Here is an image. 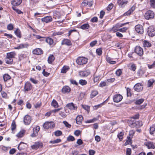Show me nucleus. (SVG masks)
<instances>
[{
  "label": "nucleus",
  "instance_id": "obj_10",
  "mask_svg": "<svg viewBox=\"0 0 155 155\" xmlns=\"http://www.w3.org/2000/svg\"><path fill=\"white\" fill-rule=\"evenodd\" d=\"M128 2V1L126 0H118L117 1V3L119 6L120 7L123 8L127 4Z\"/></svg>",
  "mask_w": 155,
  "mask_h": 155
},
{
  "label": "nucleus",
  "instance_id": "obj_3",
  "mask_svg": "<svg viewBox=\"0 0 155 155\" xmlns=\"http://www.w3.org/2000/svg\"><path fill=\"white\" fill-rule=\"evenodd\" d=\"M129 126L132 128H138L142 125V122L130 120L129 122Z\"/></svg>",
  "mask_w": 155,
  "mask_h": 155
},
{
  "label": "nucleus",
  "instance_id": "obj_21",
  "mask_svg": "<svg viewBox=\"0 0 155 155\" xmlns=\"http://www.w3.org/2000/svg\"><path fill=\"white\" fill-rule=\"evenodd\" d=\"M32 53L34 54L39 55L42 54L43 53V51L41 49L38 48L34 50Z\"/></svg>",
  "mask_w": 155,
  "mask_h": 155
},
{
  "label": "nucleus",
  "instance_id": "obj_16",
  "mask_svg": "<svg viewBox=\"0 0 155 155\" xmlns=\"http://www.w3.org/2000/svg\"><path fill=\"white\" fill-rule=\"evenodd\" d=\"M45 41L50 46H53L55 45L53 39L49 37H47L45 39Z\"/></svg>",
  "mask_w": 155,
  "mask_h": 155
},
{
  "label": "nucleus",
  "instance_id": "obj_11",
  "mask_svg": "<svg viewBox=\"0 0 155 155\" xmlns=\"http://www.w3.org/2000/svg\"><path fill=\"white\" fill-rule=\"evenodd\" d=\"M135 52L140 56L142 55L143 54V51L142 48L139 46H137L135 47Z\"/></svg>",
  "mask_w": 155,
  "mask_h": 155
},
{
  "label": "nucleus",
  "instance_id": "obj_38",
  "mask_svg": "<svg viewBox=\"0 0 155 155\" xmlns=\"http://www.w3.org/2000/svg\"><path fill=\"white\" fill-rule=\"evenodd\" d=\"M118 24H116L115 26H113L112 28L111 29V31L114 33L116 32L117 31H118Z\"/></svg>",
  "mask_w": 155,
  "mask_h": 155
},
{
  "label": "nucleus",
  "instance_id": "obj_29",
  "mask_svg": "<svg viewBox=\"0 0 155 155\" xmlns=\"http://www.w3.org/2000/svg\"><path fill=\"white\" fill-rule=\"evenodd\" d=\"M69 69V67L68 66H64L61 69V72L63 73H66Z\"/></svg>",
  "mask_w": 155,
  "mask_h": 155
},
{
  "label": "nucleus",
  "instance_id": "obj_58",
  "mask_svg": "<svg viewBox=\"0 0 155 155\" xmlns=\"http://www.w3.org/2000/svg\"><path fill=\"white\" fill-rule=\"evenodd\" d=\"M127 97L131 96H132V94L131 92L130 89L129 88H127Z\"/></svg>",
  "mask_w": 155,
  "mask_h": 155
},
{
  "label": "nucleus",
  "instance_id": "obj_4",
  "mask_svg": "<svg viewBox=\"0 0 155 155\" xmlns=\"http://www.w3.org/2000/svg\"><path fill=\"white\" fill-rule=\"evenodd\" d=\"M147 32L149 36L153 37L155 36V29L153 26H150L148 27Z\"/></svg>",
  "mask_w": 155,
  "mask_h": 155
},
{
  "label": "nucleus",
  "instance_id": "obj_24",
  "mask_svg": "<svg viewBox=\"0 0 155 155\" xmlns=\"http://www.w3.org/2000/svg\"><path fill=\"white\" fill-rule=\"evenodd\" d=\"M22 2V0H14L12 2V4L14 6H18Z\"/></svg>",
  "mask_w": 155,
  "mask_h": 155
},
{
  "label": "nucleus",
  "instance_id": "obj_13",
  "mask_svg": "<svg viewBox=\"0 0 155 155\" xmlns=\"http://www.w3.org/2000/svg\"><path fill=\"white\" fill-rule=\"evenodd\" d=\"M31 120L30 116L28 115H26L24 118V122L25 124H29Z\"/></svg>",
  "mask_w": 155,
  "mask_h": 155
},
{
  "label": "nucleus",
  "instance_id": "obj_27",
  "mask_svg": "<svg viewBox=\"0 0 155 155\" xmlns=\"http://www.w3.org/2000/svg\"><path fill=\"white\" fill-rule=\"evenodd\" d=\"M127 140L124 144V146H127L128 144H131L132 143V140L130 136L127 137Z\"/></svg>",
  "mask_w": 155,
  "mask_h": 155
},
{
  "label": "nucleus",
  "instance_id": "obj_19",
  "mask_svg": "<svg viewBox=\"0 0 155 155\" xmlns=\"http://www.w3.org/2000/svg\"><path fill=\"white\" fill-rule=\"evenodd\" d=\"M75 120L77 124H81L83 120V117L81 115H79L77 116Z\"/></svg>",
  "mask_w": 155,
  "mask_h": 155
},
{
  "label": "nucleus",
  "instance_id": "obj_64",
  "mask_svg": "<svg viewBox=\"0 0 155 155\" xmlns=\"http://www.w3.org/2000/svg\"><path fill=\"white\" fill-rule=\"evenodd\" d=\"M78 151L77 150H74L72 151V152L70 153V155H78Z\"/></svg>",
  "mask_w": 155,
  "mask_h": 155
},
{
  "label": "nucleus",
  "instance_id": "obj_56",
  "mask_svg": "<svg viewBox=\"0 0 155 155\" xmlns=\"http://www.w3.org/2000/svg\"><path fill=\"white\" fill-rule=\"evenodd\" d=\"M151 6L153 8H155V0H150V1Z\"/></svg>",
  "mask_w": 155,
  "mask_h": 155
},
{
  "label": "nucleus",
  "instance_id": "obj_22",
  "mask_svg": "<svg viewBox=\"0 0 155 155\" xmlns=\"http://www.w3.org/2000/svg\"><path fill=\"white\" fill-rule=\"evenodd\" d=\"M41 20L42 21L48 23L52 21V18L51 16H46L41 18Z\"/></svg>",
  "mask_w": 155,
  "mask_h": 155
},
{
  "label": "nucleus",
  "instance_id": "obj_47",
  "mask_svg": "<svg viewBox=\"0 0 155 155\" xmlns=\"http://www.w3.org/2000/svg\"><path fill=\"white\" fill-rule=\"evenodd\" d=\"M51 105L54 107H58V104L57 102L54 100H53L51 103Z\"/></svg>",
  "mask_w": 155,
  "mask_h": 155
},
{
  "label": "nucleus",
  "instance_id": "obj_35",
  "mask_svg": "<svg viewBox=\"0 0 155 155\" xmlns=\"http://www.w3.org/2000/svg\"><path fill=\"white\" fill-rule=\"evenodd\" d=\"M14 33L19 38L21 37V32L19 29H17L15 31Z\"/></svg>",
  "mask_w": 155,
  "mask_h": 155
},
{
  "label": "nucleus",
  "instance_id": "obj_18",
  "mask_svg": "<svg viewBox=\"0 0 155 155\" xmlns=\"http://www.w3.org/2000/svg\"><path fill=\"white\" fill-rule=\"evenodd\" d=\"M71 90V88L69 86H65L63 87L61 90V91L64 94L68 93Z\"/></svg>",
  "mask_w": 155,
  "mask_h": 155
},
{
  "label": "nucleus",
  "instance_id": "obj_32",
  "mask_svg": "<svg viewBox=\"0 0 155 155\" xmlns=\"http://www.w3.org/2000/svg\"><path fill=\"white\" fill-rule=\"evenodd\" d=\"M106 61L109 63L111 64H115L116 62L112 60V59L108 56L106 57Z\"/></svg>",
  "mask_w": 155,
  "mask_h": 155
},
{
  "label": "nucleus",
  "instance_id": "obj_43",
  "mask_svg": "<svg viewBox=\"0 0 155 155\" xmlns=\"http://www.w3.org/2000/svg\"><path fill=\"white\" fill-rule=\"evenodd\" d=\"M122 70L121 69H118L115 72L116 75L118 77L120 76L122 74Z\"/></svg>",
  "mask_w": 155,
  "mask_h": 155
},
{
  "label": "nucleus",
  "instance_id": "obj_33",
  "mask_svg": "<svg viewBox=\"0 0 155 155\" xmlns=\"http://www.w3.org/2000/svg\"><path fill=\"white\" fill-rule=\"evenodd\" d=\"M33 36H35V38L37 39H40V41H42L45 40L46 38L45 37H41L39 35H36L35 34L33 35Z\"/></svg>",
  "mask_w": 155,
  "mask_h": 155
},
{
  "label": "nucleus",
  "instance_id": "obj_26",
  "mask_svg": "<svg viewBox=\"0 0 155 155\" xmlns=\"http://www.w3.org/2000/svg\"><path fill=\"white\" fill-rule=\"evenodd\" d=\"M66 106L71 110H74L77 108V107H75L72 103H68L67 105Z\"/></svg>",
  "mask_w": 155,
  "mask_h": 155
},
{
  "label": "nucleus",
  "instance_id": "obj_44",
  "mask_svg": "<svg viewBox=\"0 0 155 155\" xmlns=\"http://www.w3.org/2000/svg\"><path fill=\"white\" fill-rule=\"evenodd\" d=\"M96 52L98 55H101L102 54V49L101 48L97 49L96 50Z\"/></svg>",
  "mask_w": 155,
  "mask_h": 155
},
{
  "label": "nucleus",
  "instance_id": "obj_12",
  "mask_svg": "<svg viewBox=\"0 0 155 155\" xmlns=\"http://www.w3.org/2000/svg\"><path fill=\"white\" fill-rule=\"evenodd\" d=\"M32 88V85L30 82H27L25 83L24 87L25 91H29L31 90Z\"/></svg>",
  "mask_w": 155,
  "mask_h": 155
},
{
  "label": "nucleus",
  "instance_id": "obj_45",
  "mask_svg": "<svg viewBox=\"0 0 155 155\" xmlns=\"http://www.w3.org/2000/svg\"><path fill=\"white\" fill-rule=\"evenodd\" d=\"M79 83L81 85H84L87 84V81L85 80L81 79L79 81Z\"/></svg>",
  "mask_w": 155,
  "mask_h": 155
},
{
  "label": "nucleus",
  "instance_id": "obj_34",
  "mask_svg": "<svg viewBox=\"0 0 155 155\" xmlns=\"http://www.w3.org/2000/svg\"><path fill=\"white\" fill-rule=\"evenodd\" d=\"M25 132V130H21L16 135V136L18 138H21L23 137Z\"/></svg>",
  "mask_w": 155,
  "mask_h": 155
},
{
  "label": "nucleus",
  "instance_id": "obj_39",
  "mask_svg": "<svg viewBox=\"0 0 155 155\" xmlns=\"http://www.w3.org/2000/svg\"><path fill=\"white\" fill-rule=\"evenodd\" d=\"M124 134V132H120L119 134H118L117 136L118 138L119 139L120 141H122L123 139V136Z\"/></svg>",
  "mask_w": 155,
  "mask_h": 155
},
{
  "label": "nucleus",
  "instance_id": "obj_50",
  "mask_svg": "<svg viewBox=\"0 0 155 155\" xmlns=\"http://www.w3.org/2000/svg\"><path fill=\"white\" fill-rule=\"evenodd\" d=\"M40 127L38 126H37L34 127L33 129V131L36 133H38V132L39 131Z\"/></svg>",
  "mask_w": 155,
  "mask_h": 155
},
{
  "label": "nucleus",
  "instance_id": "obj_52",
  "mask_svg": "<svg viewBox=\"0 0 155 155\" xmlns=\"http://www.w3.org/2000/svg\"><path fill=\"white\" fill-rule=\"evenodd\" d=\"M144 74V72L141 69L139 70L137 72V75L139 77H140L143 75Z\"/></svg>",
  "mask_w": 155,
  "mask_h": 155
},
{
  "label": "nucleus",
  "instance_id": "obj_37",
  "mask_svg": "<svg viewBox=\"0 0 155 155\" xmlns=\"http://www.w3.org/2000/svg\"><path fill=\"white\" fill-rule=\"evenodd\" d=\"M129 67H130V70L134 71L136 69V64L133 63H131L129 64Z\"/></svg>",
  "mask_w": 155,
  "mask_h": 155
},
{
  "label": "nucleus",
  "instance_id": "obj_49",
  "mask_svg": "<svg viewBox=\"0 0 155 155\" xmlns=\"http://www.w3.org/2000/svg\"><path fill=\"white\" fill-rule=\"evenodd\" d=\"M127 28L126 27H123L122 28H118V31L121 32H125L127 30Z\"/></svg>",
  "mask_w": 155,
  "mask_h": 155
},
{
  "label": "nucleus",
  "instance_id": "obj_2",
  "mask_svg": "<svg viewBox=\"0 0 155 155\" xmlns=\"http://www.w3.org/2000/svg\"><path fill=\"white\" fill-rule=\"evenodd\" d=\"M87 61L88 59L87 58L83 57H80L77 59L76 62L78 64L82 65L87 64Z\"/></svg>",
  "mask_w": 155,
  "mask_h": 155
},
{
  "label": "nucleus",
  "instance_id": "obj_51",
  "mask_svg": "<svg viewBox=\"0 0 155 155\" xmlns=\"http://www.w3.org/2000/svg\"><path fill=\"white\" fill-rule=\"evenodd\" d=\"M64 32H63L62 31H58V32H54L52 35V36L53 37H54L57 35H61Z\"/></svg>",
  "mask_w": 155,
  "mask_h": 155
},
{
  "label": "nucleus",
  "instance_id": "obj_1",
  "mask_svg": "<svg viewBox=\"0 0 155 155\" xmlns=\"http://www.w3.org/2000/svg\"><path fill=\"white\" fill-rule=\"evenodd\" d=\"M15 53L14 52L7 53L5 59L6 63L8 64H12L13 63V58L15 57Z\"/></svg>",
  "mask_w": 155,
  "mask_h": 155
},
{
  "label": "nucleus",
  "instance_id": "obj_57",
  "mask_svg": "<svg viewBox=\"0 0 155 155\" xmlns=\"http://www.w3.org/2000/svg\"><path fill=\"white\" fill-rule=\"evenodd\" d=\"M7 29L9 30H12L13 28V26L12 24H10L7 25Z\"/></svg>",
  "mask_w": 155,
  "mask_h": 155
},
{
  "label": "nucleus",
  "instance_id": "obj_5",
  "mask_svg": "<svg viewBox=\"0 0 155 155\" xmlns=\"http://www.w3.org/2000/svg\"><path fill=\"white\" fill-rule=\"evenodd\" d=\"M154 16V12L151 10H148L146 12V19L149 20L153 19Z\"/></svg>",
  "mask_w": 155,
  "mask_h": 155
},
{
  "label": "nucleus",
  "instance_id": "obj_41",
  "mask_svg": "<svg viewBox=\"0 0 155 155\" xmlns=\"http://www.w3.org/2000/svg\"><path fill=\"white\" fill-rule=\"evenodd\" d=\"M25 144V143L23 142H21L19 144L18 148L19 150H21L24 148V145Z\"/></svg>",
  "mask_w": 155,
  "mask_h": 155
},
{
  "label": "nucleus",
  "instance_id": "obj_15",
  "mask_svg": "<svg viewBox=\"0 0 155 155\" xmlns=\"http://www.w3.org/2000/svg\"><path fill=\"white\" fill-rule=\"evenodd\" d=\"M136 7L134 5L129 10L125 13L124 15V16H128L131 14V13H132L135 10Z\"/></svg>",
  "mask_w": 155,
  "mask_h": 155
},
{
  "label": "nucleus",
  "instance_id": "obj_9",
  "mask_svg": "<svg viewBox=\"0 0 155 155\" xmlns=\"http://www.w3.org/2000/svg\"><path fill=\"white\" fill-rule=\"evenodd\" d=\"M135 30L137 32L140 34H142L144 32L143 26L140 25L135 26Z\"/></svg>",
  "mask_w": 155,
  "mask_h": 155
},
{
  "label": "nucleus",
  "instance_id": "obj_62",
  "mask_svg": "<svg viewBox=\"0 0 155 155\" xmlns=\"http://www.w3.org/2000/svg\"><path fill=\"white\" fill-rule=\"evenodd\" d=\"M81 133V131L79 130H76L74 132V134L77 136H79Z\"/></svg>",
  "mask_w": 155,
  "mask_h": 155
},
{
  "label": "nucleus",
  "instance_id": "obj_55",
  "mask_svg": "<svg viewBox=\"0 0 155 155\" xmlns=\"http://www.w3.org/2000/svg\"><path fill=\"white\" fill-rule=\"evenodd\" d=\"M144 99H141L136 101L135 102V104H136L139 105L142 103L144 101Z\"/></svg>",
  "mask_w": 155,
  "mask_h": 155
},
{
  "label": "nucleus",
  "instance_id": "obj_42",
  "mask_svg": "<svg viewBox=\"0 0 155 155\" xmlns=\"http://www.w3.org/2000/svg\"><path fill=\"white\" fill-rule=\"evenodd\" d=\"M61 141V140L60 139H57L56 140H51L49 142V143H51L54 144L60 142Z\"/></svg>",
  "mask_w": 155,
  "mask_h": 155
},
{
  "label": "nucleus",
  "instance_id": "obj_30",
  "mask_svg": "<svg viewBox=\"0 0 155 155\" xmlns=\"http://www.w3.org/2000/svg\"><path fill=\"white\" fill-rule=\"evenodd\" d=\"M155 132V124H153L150 128V134L153 135Z\"/></svg>",
  "mask_w": 155,
  "mask_h": 155
},
{
  "label": "nucleus",
  "instance_id": "obj_14",
  "mask_svg": "<svg viewBox=\"0 0 155 155\" xmlns=\"http://www.w3.org/2000/svg\"><path fill=\"white\" fill-rule=\"evenodd\" d=\"M134 89L137 91H140L143 89V87L141 84L137 83L136 84L134 87Z\"/></svg>",
  "mask_w": 155,
  "mask_h": 155
},
{
  "label": "nucleus",
  "instance_id": "obj_40",
  "mask_svg": "<svg viewBox=\"0 0 155 155\" xmlns=\"http://www.w3.org/2000/svg\"><path fill=\"white\" fill-rule=\"evenodd\" d=\"M154 80L150 79L148 81L147 83V86L148 87H151L153 85V84L154 82Z\"/></svg>",
  "mask_w": 155,
  "mask_h": 155
},
{
  "label": "nucleus",
  "instance_id": "obj_36",
  "mask_svg": "<svg viewBox=\"0 0 155 155\" xmlns=\"http://www.w3.org/2000/svg\"><path fill=\"white\" fill-rule=\"evenodd\" d=\"M54 57L53 55H51L48 59V62L49 64H51L54 60Z\"/></svg>",
  "mask_w": 155,
  "mask_h": 155
},
{
  "label": "nucleus",
  "instance_id": "obj_59",
  "mask_svg": "<svg viewBox=\"0 0 155 155\" xmlns=\"http://www.w3.org/2000/svg\"><path fill=\"white\" fill-rule=\"evenodd\" d=\"M106 81H101L99 84V86L101 87H103L106 85Z\"/></svg>",
  "mask_w": 155,
  "mask_h": 155
},
{
  "label": "nucleus",
  "instance_id": "obj_48",
  "mask_svg": "<svg viewBox=\"0 0 155 155\" xmlns=\"http://www.w3.org/2000/svg\"><path fill=\"white\" fill-rule=\"evenodd\" d=\"M123 97H113L114 101L118 103L122 99Z\"/></svg>",
  "mask_w": 155,
  "mask_h": 155
},
{
  "label": "nucleus",
  "instance_id": "obj_6",
  "mask_svg": "<svg viewBox=\"0 0 155 155\" xmlns=\"http://www.w3.org/2000/svg\"><path fill=\"white\" fill-rule=\"evenodd\" d=\"M43 127L45 129H48L53 128L54 127V124L53 122H47L43 125Z\"/></svg>",
  "mask_w": 155,
  "mask_h": 155
},
{
  "label": "nucleus",
  "instance_id": "obj_46",
  "mask_svg": "<svg viewBox=\"0 0 155 155\" xmlns=\"http://www.w3.org/2000/svg\"><path fill=\"white\" fill-rule=\"evenodd\" d=\"M55 135L56 137H58L61 136L62 134V132L59 130L56 131L54 132Z\"/></svg>",
  "mask_w": 155,
  "mask_h": 155
},
{
  "label": "nucleus",
  "instance_id": "obj_25",
  "mask_svg": "<svg viewBox=\"0 0 155 155\" xmlns=\"http://www.w3.org/2000/svg\"><path fill=\"white\" fill-rule=\"evenodd\" d=\"M61 45H65L67 46H70L72 45V43L70 40L67 39H64L62 41Z\"/></svg>",
  "mask_w": 155,
  "mask_h": 155
},
{
  "label": "nucleus",
  "instance_id": "obj_60",
  "mask_svg": "<svg viewBox=\"0 0 155 155\" xmlns=\"http://www.w3.org/2000/svg\"><path fill=\"white\" fill-rule=\"evenodd\" d=\"M63 124H64L65 126L68 128H70L71 127V125L69 124L67 121H63Z\"/></svg>",
  "mask_w": 155,
  "mask_h": 155
},
{
  "label": "nucleus",
  "instance_id": "obj_8",
  "mask_svg": "<svg viewBox=\"0 0 155 155\" xmlns=\"http://www.w3.org/2000/svg\"><path fill=\"white\" fill-rule=\"evenodd\" d=\"M43 146V143L39 142H36L35 143L34 145L31 146L32 149L37 150L38 148H41Z\"/></svg>",
  "mask_w": 155,
  "mask_h": 155
},
{
  "label": "nucleus",
  "instance_id": "obj_17",
  "mask_svg": "<svg viewBox=\"0 0 155 155\" xmlns=\"http://www.w3.org/2000/svg\"><path fill=\"white\" fill-rule=\"evenodd\" d=\"M79 73L81 76L84 77L90 74V72L89 71L86 70L80 71Z\"/></svg>",
  "mask_w": 155,
  "mask_h": 155
},
{
  "label": "nucleus",
  "instance_id": "obj_31",
  "mask_svg": "<svg viewBox=\"0 0 155 155\" xmlns=\"http://www.w3.org/2000/svg\"><path fill=\"white\" fill-rule=\"evenodd\" d=\"M90 27V25L88 23H86L82 25L80 28L82 29L85 30L89 29Z\"/></svg>",
  "mask_w": 155,
  "mask_h": 155
},
{
  "label": "nucleus",
  "instance_id": "obj_28",
  "mask_svg": "<svg viewBox=\"0 0 155 155\" xmlns=\"http://www.w3.org/2000/svg\"><path fill=\"white\" fill-rule=\"evenodd\" d=\"M109 97H108V98L106 99L105 101H104V102H102L101 103L98 105H95L94 106L93 108L94 110H96L97 109L101 107L106 102V101L108 99Z\"/></svg>",
  "mask_w": 155,
  "mask_h": 155
},
{
  "label": "nucleus",
  "instance_id": "obj_63",
  "mask_svg": "<svg viewBox=\"0 0 155 155\" xmlns=\"http://www.w3.org/2000/svg\"><path fill=\"white\" fill-rule=\"evenodd\" d=\"M98 94L97 91L96 90L92 91L91 95L92 96L95 97Z\"/></svg>",
  "mask_w": 155,
  "mask_h": 155
},
{
  "label": "nucleus",
  "instance_id": "obj_61",
  "mask_svg": "<svg viewBox=\"0 0 155 155\" xmlns=\"http://www.w3.org/2000/svg\"><path fill=\"white\" fill-rule=\"evenodd\" d=\"M90 21L92 22H97L98 21L97 18V17H94L91 19Z\"/></svg>",
  "mask_w": 155,
  "mask_h": 155
},
{
  "label": "nucleus",
  "instance_id": "obj_54",
  "mask_svg": "<svg viewBox=\"0 0 155 155\" xmlns=\"http://www.w3.org/2000/svg\"><path fill=\"white\" fill-rule=\"evenodd\" d=\"M16 127V125L15 124V123L14 121H13L11 125V129L13 131L14 130Z\"/></svg>",
  "mask_w": 155,
  "mask_h": 155
},
{
  "label": "nucleus",
  "instance_id": "obj_53",
  "mask_svg": "<svg viewBox=\"0 0 155 155\" xmlns=\"http://www.w3.org/2000/svg\"><path fill=\"white\" fill-rule=\"evenodd\" d=\"M67 140L69 141H72L75 140L74 137L71 135H69L67 138Z\"/></svg>",
  "mask_w": 155,
  "mask_h": 155
},
{
  "label": "nucleus",
  "instance_id": "obj_7",
  "mask_svg": "<svg viewBox=\"0 0 155 155\" xmlns=\"http://www.w3.org/2000/svg\"><path fill=\"white\" fill-rule=\"evenodd\" d=\"M3 78L4 81H6L7 84V83L8 82L11 83L10 84L8 85V86H10V85H11L13 84V81L12 80L10 79L11 77L8 74H5L3 76Z\"/></svg>",
  "mask_w": 155,
  "mask_h": 155
},
{
  "label": "nucleus",
  "instance_id": "obj_20",
  "mask_svg": "<svg viewBox=\"0 0 155 155\" xmlns=\"http://www.w3.org/2000/svg\"><path fill=\"white\" fill-rule=\"evenodd\" d=\"M28 46V44L26 43H22L19 45L17 47H15V49H19L24 48H27Z\"/></svg>",
  "mask_w": 155,
  "mask_h": 155
},
{
  "label": "nucleus",
  "instance_id": "obj_23",
  "mask_svg": "<svg viewBox=\"0 0 155 155\" xmlns=\"http://www.w3.org/2000/svg\"><path fill=\"white\" fill-rule=\"evenodd\" d=\"M146 146L147 147V148L149 149H154L155 148L154 144L151 142L149 141L146 143Z\"/></svg>",
  "mask_w": 155,
  "mask_h": 155
}]
</instances>
